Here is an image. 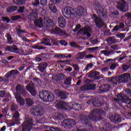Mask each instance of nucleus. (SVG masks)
Returning a JSON list of instances; mask_svg holds the SVG:
<instances>
[{"instance_id": "f257e3e1", "label": "nucleus", "mask_w": 131, "mask_h": 131, "mask_svg": "<svg viewBox=\"0 0 131 131\" xmlns=\"http://www.w3.org/2000/svg\"><path fill=\"white\" fill-rule=\"evenodd\" d=\"M103 111L102 110H93L88 117L86 116L80 115L79 116L81 122L85 123L86 125L91 124V121H97L101 119V114H103Z\"/></svg>"}, {"instance_id": "f03ea898", "label": "nucleus", "mask_w": 131, "mask_h": 131, "mask_svg": "<svg viewBox=\"0 0 131 131\" xmlns=\"http://www.w3.org/2000/svg\"><path fill=\"white\" fill-rule=\"evenodd\" d=\"M54 26V24L53 20L50 18H47L46 23V28L48 29L49 31H54L55 33L60 36H68V34L66 31L58 27H56L53 29Z\"/></svg>"}, {"instance_id": "7ed1b4c3", "label": "nucleus", "mask_w": 131, "mask_h": 131, "mask_svg": "<svg viewBox=\"0 0 131 131\" xmlns=\"http://www.w3.org/2000/svg\"><path fill=\"white\" fill-rule=\"evenodd\" d=\"M15 90L16 91L15 98L20 106H23L24 105V99L22 98L20 94L22 95L23 97H26L27 95V92H26V91L24 89V87L21 86V85H17Z\"/></svg>"}, {"instance_id": "20e7f679", "label": "nucleus", "mask_w": 131, "mask_h": 131, "mask_svg": "<svg viewBox=\"0 0 131 131\" xmlns=\"http://www.w3.org/2000/svg\"><path fill=\"white\" fill-rule=\"evenodd\" d=\"M30 17L33 20H35L34 21L35 26L37 27H42L43 24L42 23V18H39L37 19V11L36 10H33L31 13Z\"/></svg>"}, {"instance_id": "39448f33", "label": "nucleus", "mask_w": 131, "mask_h": 131, "mask_svg": "<svg viewBox=\"0 0 131 131\" xmlns=\"http://www.w3.org/2000/svg\"><path fill=\"white\" fill-rule=\"evenodd\" d=\"M32 127V119L28 116L25 117V121L22 126V131H30Z\"/></svg>"}, {"instance_id": "423d86ee", "label": "nucleus", "mask_w": 131, "mask_h": 131, "mask_svg": "<svg viewBox=\"0 0 131 131\" xmlns=\"http://www.w3.org/2000/svg\"><path fill=\"white\" fill-rule=\"evenodd\" d=\"M30 113L36 117H40L43 114V111L42 107L40 105H37L36 106L33 107L30 110Z\"/></svg>"}, {"instance_id": "0eeeda50", "label": "nucleus", "mask_w": 131, "mask_h": 131, "mask_svg": "<svg viewBox=\"0 0 131 131\" xmlns=\"http://www.w3.org/2000/svg\"><path fill=\"white\" fill-rule=\"evenodd\" d=\"M74 11V10L73 8L69 7H66L62 9V12L64 17H66V18H69L73 15Z\"/></svg>"}, {"instance_id": "6e6552de", "label": "nucleus", "mask_w": 131, "mask_h": 131, "mask_svg": "<svg viewBox=\"0 0 131 131\" xmlns=\"http://www.w3.org/2000/svg\"><path fill=\"white\" fill-rule=\"evenodd\" d=\"M117 8L120 10V11H122V12H127V4L123 0H121L118 3Z\"/></svg>"}, {"instance_id": "1a4fd4ad", "label": "nucleus", "mask_w": 131, "mask_h": 131, "mask_svg": "<svg viewBox=\"0 0 131 131\" xmlns=\"http://www.w3.org/2000/svg\"><path fill=\"white\" fill-rule=\"evenodd\" d=\"M83 32H84L83 34L86 35L88 37H91V36H92L93 31H92V28H91V27L89 26L85 27L83 29H81L78 31V33H81Z\"/></svg>"}, {"instance_id": "9d476101", "label": "nucleus", "mask_w": 131, "mask_h": 131, "mask_svg": "<svg viewBox=\"0 0 131 131\" xmlns=\"http://www.w3.org/2000/svg\"><path fill=\"white\" fill-rule=\"evenodd\" d=\"M94 19L95 20V24L98 28H101L104 25V21L102 20L101 17H98L96 14H93Z\"/></svg>"}, {"instance_id": "9b49d317", "label": "nucleus", "mask_w": 131, "mask_h": 131, "mask_svg": "<svg viewBox=\"0 0 131 131\" xmlns=\"http://www.w3.org/2000/svg\"><path fill=\"white\" fill-rule=\"evenodd\" d=\"M63 123H64V126L66 128H71L73 125H75L76 124L77 122L75 121V120L73 119H68L65 120L63 121Z\"/></svg>"}, {"instance_id": "f8f14e48", "label": "nucleus", "mask_w": 131, "mask_h": 131, "mask_svg": "<svg viewBox=\"0 0 131 131\" xmlns=\"http://www.w3.org/2000/svg\"><path fill=\"white\" fill-rule=\"evenodd\" d=\"M96 85L91 84L90 83H86L83 85L81 86L80 91L81 92H84L85 91H89L90 90H94L95 89Z\"/></svg>"}, {"instance_id": "ddd939ff", "label": "nucleus", "mask_w": 131, "mask_h": 131, "mask_svg": "<svg viewBox=\"0 0 131 131\" xmlns=\"http://www.w3.org/2000/svg\"><path fill=\"white\" fill-rule=\"evenodd\" d=\"M117 98L122 102H124L125 104L128 105L131 104V99L129 98H127L126 99H124L125 98V95L124 94H120L117 95Z\"/></svg>"}, {"instance_id": "4468645a", "label": "nucleus", "mask_w": 131, "mask_h": 131, "mask_svg": "<svg viewBox=\"0 0 131 131\" xmlns=\"http://www.w3.org/2000/svg\"><path fill=\"white\" fill-rule=\"evenodd\" d=\"M26 89L32 96H35V95H36V91L34 89V84L33 83H30L26 86Z\"/></svg>"}, {"instance_id": "2eb2a0df", "label": "nucleus", "mask_w": 131, "mask_h": 131, "mask_svg": "<svg viewBox=\"0 0 131 131\" xmlns=\"http://www.w3.org/2000/svg\"><path fill=\"white\" fill-rule=\"evenodd\" d=\"M96 11L99 12L100 16L101 17H105L106 16V11L102 8V6L100 3H98L95 7Z\"/></svg>"}, {"instance_id": "dca6fc26", "label": "nucleus", "mask_w": 131, "mask_h": 131, "mask_svg": "<svg viewBox=\"0 0 131 131\" xmlns=\"http://www.w3.org/2000/svg\"><path fill=\"white\" fill-rule=\"evenodd\" d=\"M56 107L61 108V109H64L65 110H69L70 109V107H69L68 104L62 101H60L56 103Z\"/></svg>"}, {"instance_id": "f3484780", "label": "nucleus", "mask_w": 131, "mask_h": 131, "mask_svg": "<svg viewBox=\"0 0 131 131\" xmlns=\"http://www.w3.org/2000/svg\"><path fill=\"white\" fill-rule=\"evenodd\" d=\"M57 21L59 24V27H61V28H64V27H65L66 26V19H65L63 16H59L57 18Z\"/></svg>"}, {"instance_id": "a211bd4d", "label": "nucleus", "mask_w": 131, "mask_h": 131, "mask_svg": "<svg viewBox=\"0 0 131 131\" xmlns=\"http://www.w3.org/2000/svg\"><path fill=\"white\" fill-rule=\"evenodd\" d=\"M120 77L123 82H127L130 79V74L129 73H124Z\"/></svg>"}, {"instance_id": "6ab92c4d", "label": "nucleus", "mask_w": 131, "mask_h": 131, "mask_svg": "<svg viewBox=\"0 0 131 131\" xmlns=\"http://www.w3.org/2000/svg\"><path fill=\"white\" fill-rule=\"evenodd\" d=\"M111 121L114 123H119L121 121V118L118 115L113 116L110 118Z\"/></svg>"}, {"instance_id": "aec40b11", "label": "nucleus", "mask_w": 131, "mask_h": 131, "mask_svg": "<svg viewBox=\"0 0 131 131\" xmlns=\"http://www.w3.org/2000/svg\"><path fill=\"white\" fill-rule=\"evenodd\" d=\"M120 77H116L112 78L111 80L110 81L113 84V85H116L117 83H120L121 82V81L120 80Z\"/></svg>"}, {"instance_id": "412c9836", "label": "nucleus", "mask_w": 131, "mask_h": 131, "mask_svg": "<svg viewBox=\"0 0 131 131\" xmlns=\"http://www.w3.org/2000/svg\"><path fill=\"white\" fill-rule=\"evenodd\" d=\"M8 51H10L12 53H16V54H19L20 53V50L16 46L13 45L12 47H8Z\"/></svg>"}, {"instance_id": "4be33fe9", "label": "nucleus", "mask_w": 131, "mask_h": 131, "mask_svg": "<svg viewBox=\"0 0 131 131\" xmlns=\"http://www.w3.org/2000/svg\"><path fill=\"white\" fill-rule=\"evenodd\" d=\"M84 8L81 6L78 7L75 11V13L78 16H81L83 15V14H84Z\"/></svg>"}, {"instance_id": "5701e85b", "label": "nucleus", "mask_w": 131, "mask_h": 131, "mask_svg": "<svg viewBox=\"0 0 131 131\" xmlns=\"http://www.w3.org/2000/svg\"><path fill=\"white\" fill-rule=\"evenodd\" d=\"M49 93L46 91H42L39 93V97L43 101L47 100V97H48V94Z\"/></svg>"}, {"instance_id": "b1692460", "label": "nucleus", "mask_w": 131, "mask_h": 131, "mask_svg": "<svg viewBox=\"0 0 131 131\" xmlns=\"http://www.w3.org/2000/svg\"><path fill=\"white\" fill-rule=\"evenodd\" d=\"M85 55H86V52H85V51L82 52H79L75 55V58L77 59H83V58H84Z\"/></svg>"}, {"instance_id": "393cba45", "label": "nucleus", "mask_w": 131, "mask_h": 131, "mask_svg": "<svg viewBox=\"0 0 131 131\" xmlns=\"http://www.w3.org/2000/svg\"><path fill=\"white\" fill-rule=\"evenodd\" d=\"M48 66V63H41L39 66V70L42 73V72H45V69L47 68Z\"/></svg>"}, {"instance_id": "a878e982", "label": "nucleus", "mask_w": 131, "mask_h": 131, "mask_svg": "<svg viewBox=\"0 0 131 131\" xmlns=\"http://www.w3.org/2000/svg\"><path fill=\"white\" fill-rule=\"evenodd\" d=\"M59 97H60V99L61 100H63L64 99H66L67 98V96H68V94H67V93L64 91H60L58 93Z\"/></svg>"}, {"instance_id": "bb28decb", "label": "nucleus", "mask_w": 131, "mask_h": 131, "mask_svg": "<svg viewBox=\"0 0 131 131\" xmlns=\"http://www.w3.org/2000/svg\"><path fill=\"white\" fill-rule=\"evenodd\" d=\"M97 75H100V72L98 71H92L90 72V74L88 75V77L92 78V77H96Z\"/></svg>"}, {"instance_id": "cd10ccee", "label": "nucleus", "mask_w": 131, "mask_h": 131, "mask_svg": "<svg viewBox=\"0 0 131 131\" xmlns=\"http://www.w3.org/2000/svg\"><path fill=\"white\" fill-rule=\"evenodd\" d=\"M54 99H55V96H54V94L48 93L46 101L52 102V101H53Z\"/></svg>"}, {"instance_id": "c85d7f7f", "label": "nucleus", "mask_w": 131, "mask_h": 131, "mask_svg": "<svg viewBox=\"0 0 131 131\" xmlns=\"http://www.w3.org/2000/svg\"><path fill=\"white\" fill-rule=\"evenodd\" d=\"M19 117H20V114H19V112L18 111L15 112L13 117L14 121V124H16L17 121L19 120Z\"/></svg>"}, {"instance_id": "c756f323", "label": "nucleus", "mask_w": 131, "mask_h": 131, "mask_svg": "<svg viewBox=\"0 0 131 131\" xmlns=\"http://www.w3.org/2000/svg\"><path fill=\"white\" fill-rule=\"evenodd\" d=\"M16 75L17 72H16L15 70H12L5 75V77H6V78H9V77L12 76V75L14 76V75Z\"/></svg>"}, {"instance_id": "7c9ffc66", "label": "nucleus", "mask_w": 131, "mask_h": 131, "mask_svg": "<svg viewBox=\"0 0 131 131\" xmlns=\"http://www.w3.org/2000/svg\"><path fill=\"white\" fill-rule=\"evenodd\" d=\"M102 93H106V92H109V90L111 89L110 85L109 84H104L102 86Z\"/></svg>"}, {"instance_id": "2f4dec72", "label": "nucleus", "mask_w": 131, "mask_h": 131, "mask_svg": "<svg viewBox=\"0 0 131 131\" xmlns=\"http://www.w3.org/2000/svg\"><path fill=\"white\" fill-rule=\"evenodd\" d=\"M17 10V7L14 6H9L7 9V13H11V12H14Z\"/></svg>"}, {"instance_id": "473e14b6", "label": "nucleus", "mask_w": 131, "mask_h": 131, "mask_svg": "<svg viewBox=\"0 0 131 131\" xmlns=\"http://www.w3.org/2000/svg\"><path fill=\"white\" fill-rule=\"evenodd\" d=\"M101 54H103L105 56H110L112 53H114L113 50L107 51V50H102L100 51Z\"/></svg>"}, {"instance_id": "72a5a7b5", "label": "nucleus", "mask_w": 131, "mask_h": 131, "mask_svg": "<svg viewBox=\"0 0 131 131\" xmlns=\"http://www.w3.org/2000/svg\"><path fill=\"white\" fill-rule=\"evenodd\" d=\"M5 99L3 100L4 103H8L10 100H11V95L9 93H6Z\"/></svg>"}, {"instance_id": "f704fd0d", "label": "nucleus", "mask_w": 131, "mask_h": 131, "mask_svg": "<svg viewBox=\"0 0 131 131\" xmlns=\"http://www.w3.org/2000/svg\"><path fill=\"white\" fill-rule=\"evenodd\" d=\"M26 102L27 103V105L29 107H30V106H32V105H33L34 103V102L33 101V100L30 98H26Z\"/></svg>"}, {"instance_id": "c9c22d12", "label": "nucleus", "mask_w": 131, "mask_h": 131, "mask_svg": "<svg viewBox=\"0 0 131 131\" xmlns=\"http://www.w3.org/2000/svg\"><path fill=\"white\" fill-rule=\"evenodd\" d=\"M49 9L50 11H51V12H53V13H56L57 12V8L54 4H51L49 5Z\"/></svg>"}, {"instance_id": "e433bc0d", "label": "nucleus", "mask_w": 131, "mask_h": 131, "mask_svg": "<svg viewBox=\"0 0 131 131\" xmlns=\"http://www.w3.org/2000/svg\"><path fill=\"white\" fill-rule=\"evenodd\" d=\"M51 41V40L49 38H45L43 39L42 41L41 42V43H43L44 45H46V46H51V43H50Z\"/></svg>"}, {"instance_id": "4c0bfd02", "label": "nucleus", "mask_w": 131, "mask_h": 131, "mask_svg": "<svg viewBox=\"0 0 131 131\" xmlns=\"http://www.w3.org/2000/svg\"><path fill=\"white\" fill-rule=\"evenodd\" d=\"M6 36L7 38L8 43H10L11 45L14 43V41L12 40V36H11L10 34H7Z\"/></svg>"}, {"instance_id": "58836bf2", "label": "nucleus", "mask_w": 131, "mask_h": 131, "mask_svg": "<svg viewBox=\"0 0 131 131\" xmlns=\"http://www.w3.org/2000/svg\"><path fill=\"white\" fill-rule=\"evenodd\" d=\"M71 80L72 79L71 77H69L67 78L64 80V84H66V85H70V84H71Z\"/></svg>"}, {"instance_id": "ea45409f", "label": "nucleus", "mask_w": 131, "mask_h": 131, "mask_svg": "<svg viewBox=\"0 0 131 131\" xmlns=\"http://www.w3.org/2000/svg\"><path fill=\"white\" fill-rule=\"evenodd\" d=\"M26 0H13V3L17 5H24Z\"/></svg>"}, {"instance_id": "a19ab883", "label": "nucleus", "mask_w": 131, "mask_h": 131, "mask_svg": "<svg viewBox=\"0 0 131 131\" xmlns=\"http://www.w3.org/2000/svg\"><path fill=\"white\" fill-rule=\"evenodd\" d=\"M73 107L75 108V110H80L81 109V104L75 103L73 105Z\"/></svg>"}, {"instance_id": "79ce46f5", "label": "nucleus", "mask_w": 131, "mask_h": 131, "mask_svg": "<svg viewBox=\"0 0 131 131\" xmlns=\"http://www.w3.org/2000/svg\"><path fill=\"white\" fill-rule=\"evenodd\" d=\"M98 49H99V47H93V48H89L87 49V50L90 52H92V53H94V52L97 51Z\"/></svg>"}, {"instance_id": "37998d69", "label": "nucleus", "mask_w": 131, "mask_h": 131, "mask_svg": "<svg viewBox=\"0 0 131 131\" xmlns=\"http://www.w3.org/2000/svg\"><path fill=\"white\" fill-rule=\"evenodd\" d=\"M117 66H118V63H113L110 66V68L112 70H114L115 68L117 67Z\"/></svg>"}, {"instance_id": "c03bdc74", "label": "nucleus", "mask_w": 131, "mask_h": 131, "mask_svg": "<svg viewBox=\"0 0 131 131\" xmlns=\"http://www.w3.org/2000/svg\"><path fill=\"white\" fill-rule=\"evenodd\" d=\"M116 36H117L118 38H124V37H125V35H124V33H119L116 34Z\"/></svg>"}, {"instance_id": "a18cd8bd", "label": "nucleus", "mask_w": 131, "mask_h": 131, "mask_svg": "<svg viewBox=\"0 0 131 131\" xmlns=\"http://www.w3.org/2000/svg\"><path fill=\"white\" fill-rule=\"evenodd\" d=\"M12 111H17L18 110V106L16 105V104H12L11 108Z\"/></svg>"}, {"instance_id": "49530a36", "label": "nucleus", "mask_w": 131, "mask_h": 131, "mask_svg": "<svg viewBox=\"0 0 131 131\" xmlns=\"http://www.w3.org/2000/svg\"><path fill=\"white\" fill-rule=\"evenodd\" d=\"M124 92L125 93V95H126V96H128L129 97H131V90L130 89H125L124 90Z\"/></svg>"}, {"instance_id": "de8ad7c7", "label": "nucleus", "mask_w": 131, "mask_h": 131, "mask_svg": "<svg viewBox=\"0 0 131 131\" xmlns=\"http://www.w3.org/2000/svg\"><path fill=\"white\" fill-rule=\"evenodd\" d=\"M111 128H112V125H111V128L107 126V127L105 128H102L100 129V131H110L111 130Z\"/></svg>"}, {"instance_id": "09e8293b", "label": "nucleus", "mask_w": 131, "mask_h": 131, "mask_svg": "<svg viewBox=\"0 0 131 131\" xmlns=\"http://www.w3.org/2000/svg\"><path fill=\"white\" fill-rule=\"evenodd\" d=\"M109 42H110V43H114L116 42V40H115V38L114 37H111L110 38H108V39Z\"/></svg>"}, {"instance_id": "8fccbe9b", "label": "nucleus", "mask_w": 131, "mask_h": 131, "mask_svg": "<svg viewBox=\"0 0 131 131\" xmlns=\"http://www.w3.org/2000/svg\"><path fill=\"white\" fill-rule=\"evenodd\" d=\"M34 49H36L37 50H45L46 47L43 46H35L33 47Z\"/></svg>"}, {"instance_id": "3c124183", "label": "nucleus", "mask_w": 131, "mask_h": 131, "mask_svg": "<svg viewBox=\"0 0 131 131\" xmlns=\"http://www.w3.org/2000/svg\"><path fill=\"white\" fill-rule=\"evenodd\" d=\"M129 68V66L127 65V64H124L122 66V69L125 72V71H127V69Z\"/></svg>"}, {"instance_id": "603ef678", "label": "nucleus", "mask_w": 131, "mask_h": 131, "mask_svg": "<svg viewBox=\"0 0 131 131\" xmlns=\"http://www.w3.org/2000/svg\"><path fill=\"white\" fill-rule=\"evenodd\" d=\"M91 67H93V63H92L87 64L83 71H88V70H89V68H91Z\"/></svg>"}, {"instance_id": "864d4df0", "label": "nucleus", "mask_w": 131, "mask_h": 131, "mask_svg": "<svg viewBox=\"0 0 131 131\" xmlns=\"http://www.w3.org/2000/svg\"><path fill=\"white\" fill-rule=\"evenodd\" d=\"M51 42L53 43V45H55V46H57V45H58V39L52 38L51 39Z\"/></svg>"}, {"instance_id": "5fc2aeb1", "label": "nucleus", "mask_w": 131, "mask_h": 131, "mask_svg": "<svg viewBox=\"0 0 131 131\" xmlns=\"http://www.w3.org/2000/svg\"><path fill=\"white\" fill-rule=\"evenodd\" d=\"M6 95L7 93H6V91L3 90L0 92V97H1V98H4Z\"/></svg>"}, {"instance_id": "6e6d98bb", "label": "nucleus", "mask_w": 131, "mask_h": 131, "mask_svg": "<svg viewBox=\"0 0 131 131\" xmlns=\"http://www.w3.org/2000/svg\"><path fill=\"white\" fill-rule=\"evenodd\" d=\"M58 75L59 76V79H60V80H63L66 78V76L63 74H58Z\"/></svg>"}, {"instance_id": "4d7b16f0", "label": "nucleus", "mask_w": 131, "mask_h": 131, "mask_svg": "<svg viewBox=\"0 0 131 131\" xmlns=\"http://www.w3.org/2000/svg\"><path fill=\"white\" fill-rule=\"evenodd\" d=\"M16 31L18 34H24V33H25V31H24V30L22 29H17L16 30Z\"/></svg>"}, {"instance_id": "13d9d810", "label": "nucleus", "mask_w": 131, "mask_h": 131, "mask_svg": "<svg viewBox=\"0 0 131 131\" xmlns=\"http://www.w3.org/2000/svg\"><path fill=\"white\" fill-rule=\"evenodd\" d=\"M108 70H109V67H105L101 69V72H102V73H104V72H107V71H108Z\"/></svg>"}, {"instance_id": "bf43d9fd", "label": "nucleus", "mask_w": 131, "mask_h": 131, "mask_svg": "<svg viewBox=\"0 0 131 131\" xmlns=\"http://www.w3.org/2000/svg\"><path fill=\"white\" fill-rule=\"evenodd\" d=\"M40 3L42 6H46L48 3V0H40Z\"/></svg>"}, {"instance_id": "052dcab7", "label": "nucleus", "mask_w": 131, "mask_h": 131, "mask_svg": "<svg viewBox=\"0 0 131 131\" xmlns=\"http://www.w3.org/2000/svg\"><path fill=\"white\" fill-rule=\"evenodd\" d=\"M91 41L93 45H96L99 42V41H98V39H93L91 40Z\"/></svg>"}, {"instance_id": "680f3d73", "label": "nucleus", "mask_w": 131, "mask_h": 131, "mask_svg": "<svg viewBox=\"0 0 131 131\" xmlns=\"http://www.w3.org/2000/svg\"><path fill=\"white\" fill-rule=\"evenodd\" d=\"M60 43L62 45V46H67V42L64 40H61L60 41Z\"/></svg>"}, {"instance_id": "e2e57ef3", "label": "nucleus", "mask_w": 131, "mask_h": 131, "mask_svg": "<svg viewBox=\"0 0 131 131\" xmlns=\"http://www.w3.org/2000/svg\"><path fill=\"white\" fill-rule=\"evenodd\" d=\"M50 130L51 131H61V129H59V128H54V127H51L50 128Z\"/></svg>"}, {"instance_id": "0e129e2a", "label": "nucleus", "mask_w": 131, "mask_h": 131, "mask_svg": "<svg viewBox=\"0 0 131 131\" xmlns=\"http://www.w3.org/2000/svg\"><path fill=\"white\" fill-rule=\"evenodd\" d=\"M91 58H94V55L93 54H88L85 56V59H91Z\"/></svg>"}, {"instance_id": "69168bd1", "label": "nucleus", "mask_w": 131, "mask_h": 131, "mask_svg": "<svg viewBox=\"0 0 131 131\" xmlns=\"http://www.w3.org/2000/svg\"><path fill=\"white\" fill-rule=\"evenodd\" d=\"M80 27H81V26H80V25H77L75 29L74 30V31H78V30L80 29Z\"/></svg>"}, {"instance_id": "338daca9", "label": "nucleus", "mask_w": 131, "mask_h": 131, "mask_svg": "<svg viewBox=\"0 0 131 131\" xmlns=\"http://www.w3.org/2000/svg\"><path fill=\"white\" fill-rule=\"evenodd\" d=\"M73 67H74L75 70H79V67L78 66V64H73Z\"/></svg>"}, {"instance_id": "774afa93", "label": "nucleus", "mask_w": 131, "mask_h": 131, "mask_svg": "<svg viewBox=\"0 0 131 131\" xmlns=\"http://www.w3.org/2000/svg\"><path fill=\"white\" fill-rule=\"evenodd\" d=\"M111 49L113 50H118V45H113L111 46Z\"/></svg>"}]
</instances>
